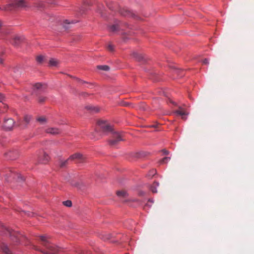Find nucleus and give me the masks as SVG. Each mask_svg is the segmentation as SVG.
Segmentation results:
<instances>
[{"instance_id":"nucleus-1","label":"nucleus","mask_w":254,"mask_h":254,"mask_svg":"<svg viewBox=\"0 0 254 254\" xmlns=\"http://www.w3.org/2000/svg\"><path fill=\"white\" fill-rule=\"evenodd\" d=\"M40 239L41 241V244L45 247L46 249L49 250V252H46L40 250L37 248V247L34 246V248L37 250L40 251L42 253L44 254H56L58 252V249L55 247V246L51 243H50L49 241L47 240V238L45 236H41L40 237Z\"/></svg>"},{"instance_id":"nucleus-2","label":"nucleus","mask_w":254,"mask_h":254,"mask_svg":"<svg viewBox=\"0 0 254 254\" xmlns=\"http://www.w3.org/2000/svg\"><path fill=\"white\" fill-rule=\"evenodd\" d=\"M29 7V4L26 0H14L11 3L6 5V10L13 9H26Z\"/></svg>"},{"instance_id":"nucleus-3","label":"nucleus","mask_w":254,"mask_h":254,"mask_svg":"<svg viewBox=\"0 0 254 254\" xmlns=\"http://www.w3.org/2000/svg\"><path fill=\"white\" fill-rule=\"evenodd\" d=\"M2 228L4 231H5V233H7L9 234V236L11 237V239L13 241H15L16 242H18L21 237V235L18 233L4 226V225H2Z\"/></svg>"},{"instance_id":"nucleus-4","label":"nucleus","mask_w":254,"mask_h":254,"mask_svg":"<svg viewBox=\"0 0 254 254\" xmlns=\"http://www.w3.org/2000/svg\"><path fill=\"white\" fill-rule=\"evenodd\" d=\"M111 132L112 133V138L109 140V142L111 145L114 146L123 140L122 136L119 132L115 131L114 130Z\"/></svg>"},{"instance_id":"nucleus-5","label":"nucleus","mask_w":254,"mask_h":254,"mask_svg":"<svg viewBox=\"0 0 254 254\" xmlns=\"http://www.w3.org/2000/svg\"><path fill=\"white\" fill-rule=\"evenodd\" d=\"M127 27V24L122 22H118L109 27V30L112 32H116L120 30H124Z\"/></svg>"},{"instance_id":"nucleus-6","label":"nucleus","mask_w":254,"mask_h":254,"mask_svg":"<svg viewBox=\"0 0 254 254\" xmlns=\"http://www.w3.org/2000/svg\"><path fill=\"white\" fill-rule=\"evenodd\" d=\"M98 125L104 132L113 131V128L105 121L100 120L98 122Z\"/></svg>"},{"instance_id":"nucleus-7","label":"nucleus","mask_w":254,"mask_h":254,"mask_svg":"<svg viewBox=\"0 0 254 254\" xmlns=\"http://www.w3.org/2000/svg\"><path fill=\"white\" fill-rule=\"evenodd\" d=\"M85 159V157L80 153H75L68 158V160L74 161L76 163H82Z\"/></svg>"},{"instance_id":"nucleus-8","label":"nucleus","mask_w":254,"mask_h":254,"mask_svg":"<svg viewBox=\"0 0 254 254\" xmlns=\"http://www.w3.org/2000/svg\"><path fill=\"white\" fill-rule=\"evenodd\" d=\"M120 13L123 16L137 18V16L127 8H122L119 10Z\"/></svg>"},{"instance_id":"nucleus-9","label":"nucleus","mask_w":254,"mask_h":254,"mask_svg":"<svg viewBox=\"0 0 254 254\" xmlns=\"http://www.w3.org/2000/svg\"><path fill=\"white\" fill-rule=\"evenodd\" d=\"M14 122L12 119L4 120L2 127L5 130H10L13 127Z\"/></svg>"},{"instance_id":"nucleus-10","label":"nucleus","mask_w":254,"mask_h":254,"mask_svg":"<svg viewBox=\"0 0 254 254\" xmlns=\"http://www.w3.org/2000/svg\"><path fill=\"white\" fill-rule=\"evenodd\" d=\"M46 133L56 135L61 133L62 131L60 129L57 127H48L45 129Z\"/></svg>"},{"instance_id":"nucleus-11","label":"nucleus","mask_w":254,"mask_h":254,"mask_svg":"<svg viewBox=\"0 0 254 254\" xmlns=\"http://www.w3.org/2000/svg\"><path fill=\"white\" fill-rule=\"evenodd\" d=\"M22 41V38L19 36L14 37L11 41V43L14 46H18Z\"/></svg>"},{"instance_id":"nucleus-12","label":"nucleus","mask_w":254,"mask_h":254,"mask_svg":"<svg viewBox=\"0 0 254 254\" xmlns=\"http://www.w3.org/2000/svg\"><path fill=\"white\" fill-rule=\"evenodd\" d=\"M75 22H76L73 20H71V21H69L68 20H65L64 21L62 24H63V26L65 30H67V29L70 28L71 27V25Z\"/></svg>"},{"instance_id":"nucleus-13","label":"nucleus","mask_w":254,"mask_h":254,"mask_svg":"<svg viewBox=\"0 0 254 254\" xmlns=\"http://www.w3.org/2000/svg\"><path fill=\"white\" fill-rule=\"evenodd\" d=\"M5 155L6 156V158L9 159L13 160L15 159L17 156V153L16 151H9L5 154Z\"/></svg>"},{"instance_id":"nucleus-14","label":"nucleus","mask_w":254,"mask_h":254,"mask_svg":"<svg viewBox=\"0 0 254 254\" xmlns=\"http://www.w3.org/2000/svg\"><path fill=\"white\" fill-rule=\"evenodd\" d=\"M175 113L177 115L182 116L183 120H186V118L184 116L187 115V113L183 108L180 107L179 110L175 111Z\"/></svg>"},{"instance_id":"nucleus-15","label":"nucleus","mask_w":254,"mask_h":254,"mask_svg":"<svg viewBox=\"0 0 254 254\" xmlns=\"http://www.w3.org/2000/svg\"><path fill=\"white\" fill-rule=\"evenodd\" d=\"M42 155V158H39V161L42 163L46 164L49 161V157L44 152L43 153Z\"/></svg>"},{"instance_id":"nucleus-16","label":"nucleus","mask_w":254,"mask_h":254,"mask_svg":"<svg viewBox=\"0 0 254 254\" xmlns=\"http://www.w3.org/2000/svg\"><path fill=\"white\" fill-rule=\"evenodd\" d=\"M45 6V1L43 0H36L34 2V6L37 8H42Z\"/></svg>"},{"instance_id":"nucleus-17","label":"nucleus","mask_w":254,"mask_h":254,"mask_svg":"<svg viewBox=\"0 0 254 254\" xmlns=\"http://www.w3.org/2000/svg\"><path fill=\"white\" fill-rule=\"evenodd\" d=\"M34 88H35V89H36L37 90L41 89V90H44V89H45L46 88L47 86L45 84H42V83H37L34 84Z\"/></svg>"},{"instance_id":"nucleus-18","label":"nucleus","mask_w":254,"mask_h":254,"mask_svg":"<svg viewBox=\"0 0 254 254\" xmlns=\"http://www.w3.org/2000/svg\"><path fill=\"white\" fill-rule=\"evenodd\" d=\"M0 248L5 254H12L11 253L7 246L4 244H1L0 246Z\"/></svg>"},{"instance_id":"nucleus-19","label":"nucleus","mask_w":254,"mask_h":254,"mask_svg":"<svg viewBox=\"0 0 254 254\" xmlns=\"http://www.w3.org/2000/svg\"><path fill=\"white\" fill-rule=\"evenodd\" d=\"M12 177L16 179L18 181H23L24 180V178L23 177H22L21 175L18 173H11Z\"/></svg>"},{"instance_id":"nucleus-20","label":"nucleus","mask_w":254,"mask_h":254,"mask_svg":"<svg viewBox=\"0 0 254 254\" xmlns=\"http://www.w3.org/2000/svg\"><path fill=\"white\" fill-rule=\"evenodd\" d=\"M117 195L120 198H126L128 195L125 190H119L117 191Z\"/></svg>"},{"instance_id":"nucleus-21","label":"nucleus","mask_w":254,"mask_h":254,"mask_svg":"<svg viewBox=\"0 0 254 254\" xmlns=\"http://www.w3.org/2000/svg\"><path fill=\"white\" fill-rule=\"evenodd\" d=\"M132 57L138 61H141L143 60V57L141 55L136 52H133L132 54Z\"/></svg>"},{"instance_id":"nucleus-22","label":"nucleus","mask_w":254,"mask_h":254,"mask_svg":"<svg viewBox=\"0 0 254 254\" xmlns=\"http://www.w3.org/2000/svg\"><path fill=\"white\" fill-rule=\"evenodd\" d=\"M159 186V183L157 182H154L150 187V190L153 193H156L157 192L156 188Z\"/></svg>"},{"instance_id":"nucleus-23","label":"nucleus","mask_w":254,"mask_h":254,"mask_svg":"<svg viewBox=\"0 0 254 254\" xmlns=\"http://www.w3.org/2000/svg\"><path fill=\"white\" fill-rule=\"evenodd\" d=\"M36 120L37 122H39L41 125H44L47 123V119L44 116L38 117Z\"/></svg>"},{"instance_id":"nucleus-24","label":"nucleus","mask_w":254,"mask_h":254,"mask_svg":"<svg viewBox=\"0 0 254 254\" xmlns=\"http://www.w3.org/2000/svg\"><path fill=\"white\" fill-rule=\"evenodd\" d=\"M58 64H59V62L56 59H51L49 61V64L50 66H56Z\"/></svg>"},{"instance_id":"nucleus-25","label":"nucleus","mask_w":254,"mask_h":254,"mask_svg":"<svg viewBox=\"0 0 254 254\" xmlns=\"http://www.w3.org/2000/svg\"><path fill=\"white\" fill-rule=\"evenodd\" d=\"M86 109L88 110H90L91 112H95V113L98 112L99 111V109L97 107H94L92 106H88L86 107Z\"/></svg>"},{"instance_id":"nucleus-26","label":"nucleus","mask_w":254,"mask_h":254,"mask_svg":"<svg viewBox=\"0 0 254 254\" xmlns=\"http://www.w3.org/2000/svg\"><path fill=\"white\" fill-rule=\"evenodd\" d=\"M31 119V117L29 115H25L24 118V122L25 123V125L24 127H26L27 125L30 122Z\"/></svg>"},{"instance_id":"nucleus-27","label":"nucleus","mask_w":254,"mask_h":254,"mask_svg":"<svg viewBox=\"0 0 254 254\" xmlns=\"http://www.w3.org/2000/svg\"><path fill=\"white\" fill-rule=\"evenodd\" d=\"M45 19L46 20H48V21H49V22L52 23L53 22H54V21L57 19V18H56L54 16H50L49 15H46L45 17Z\"/></svg>"},{"instance_id":"nucleus-28","label":"nucleus","mask_w":254,"mask_h":254,"mask_svg":"<svg viewBox=\"0 0 254 254\" xmlns=\"http://www.w3.org/2000/svg\"><path fill=\"white\" fill-rule=\"evenodd\" d=\"M97 68L99 69H101V70H105V71H108L110 69V67L108 65H98L97 66Z\"/></svg>"},{"instance_id":"nucleus-29","label":"nucleus","mask_w":254,"mask_h":254,"mask_svg":"<svg viewBox=\"0 0 254 254\" xmlns=\"http://www.w3.org/2000/svg\"><path fill=\"white\" fill-rule=\"evenodd\" d=\"M44 57L42 55L38 56L36 57V61L37 63H38L39 64L42 63L44 61Z\"/></svg>"},{"instance_id":"nucleus-30","label":"nucleus","mask_w":254,"mask_h":254,"mask_svg":"<svg viewBox=\"0 0 254 254\" xmlns=\"http://www.w3.org/2000/svg\"><path fill=\"white\" fill-rule=\"evenodd\" d=\"M170 159V157H165L160 161V164L167 163Z\"/></svg>"},{"instance_id":"nucleus-31","label":"nucleus","mask_w":254,"mask_h":254,"mask_svg":"<svg viewBox=\"0 0 254 254\" xmlns=\"http://www.w3.org/2000/svg\"><path fill=\"white\" fill-rule=\"evenodd\" d=\"M63 203L64 205L70 207L72 205V202L70 200H67L63 202Z\"/></svg>"},{"instance_id":"nucleus-32","label":"nucleus","mask_w":254,"mask_h":254,"mask_svg":"<svg viewBox=\"0 0 254 254\" xmlns=\"http://www.w3.org/2000/svg\"><path fill=\"white\" fill-rule=\"evenodd\" d=\"M174 72L176 74H178V76L180 77H182L184 75V74L183 73V71L180 69H176L174 70Z\"/></svg>"},{"instance_id":"nucleus-33","label":"nucleus","mask_w":254,"mask_h":254,"mask_svg":"<svg viewBox=\"0 0 254 254\" xmlns=\"http://www.w3.org/2000/svg\"><path fill=\"white\" fill-rule=\"evenodd\" d=\"M69 160H68V159L66 160H65L64 161L61 162V163H60V167L61 168H63V167H64L66 166V165H67V164L68 163V161H69Z\"/></svg>"},{"instance_id":"nucleus-34","label":"nucleus","mask_w":254,"mask_h":254,"mask_svg":"<svg viewBox=\"0 0 254 254\" xmlns=\"http://www.w3.org/2000/svg\"><path fill=\"white\" fill-rule=\"evenodd\" d=\"M46 100V98L43 96H40L38 99V102L40 103H44Z\"/></svg>"},{"instance_id":"nucleus-35","label":"nucleus","mask_w":254,"mask_h":254,"mask_svg":"<svg viewBox=\"0 0 254 254\" xmlns=\"http://www.w3.org/2000/svg\"><path fill=\"white\" fill-rule=\"evenodd\" d=\"M75 78L76 80L78 82H79V83H81V84H84V83H85V84H88V83H87V82H86V81H83V80H81V79H79V78ZM88 84H89V85H91V84H89V83H88Z\"/></svg>"},{"instance_id":"nucleus-36","label":"nucleus","mask_w":254,"mask_h":254,"mask_svg":"<svg viewBox=\"0 0 254 254\" xmlns=\"http://www.w3.org/2000/svg\"><path fill=\"white\" fill-rule=\"evenodd\" d=\"M107 49L110 51H113L114 49V46L109 44L107 46Z\"/></svg>"},{"instance_id":"nucleus-37","label":"nucleus","mask_w":254,"mask_h":254,"mask_svg":"<svg viewBox=\"0 0 254 254\" xmlns=\"http://www.w3.org/2000/svg\"><path fill=\"white\" fill-rule=\"evenodd\" d=\"M110 237H111V235H108V237H104V236H103L101 238L105 241V240H107L110 239Z\"/></svg>"},{"instance_id":"nucleus-38","label":"nucleus","mask_w":254,"mask_h":254,"mask_svg":"<svg viewBox=\"0 0 254 254\" xmlns=\"http://www.w3.org/2000/svg\"><path fill=\"white\" fill-rule=\"evenodd\" d=\"M202 63L205 64H208V60L207 59H205L202 61Z\"/></svg>"},{"instance_id":"nucleus-39","label":"nucleus","mask_w":254,"mask_h":254,"mask_svg":"<svg viewBox=\"0 0 254 254\" xmlns=\"http://www.w3.org/2000/svg\"><path fill=\"white\" fill-rule=\"evenodd\" d=\"M2 54V53L0 54V64H3V60L1 58Z\"/></svg>"},{"instance_id":"nucleus-40","label":"nucleus","mask_w":254,"mask_h":254,"mask_svg":"<svg viewBox=\"0 0 254 254\" xmlns=\"http://www.w3.org/2000/svg\"><path fill=\"white\" fill-rule=\"evenodd\" d=\"M162 151L165 155H168L169 154V152L166 150H162Z\"/></svg>"},{"instance_id":"nucleus-41","label":"nucleus","mask_w":254,"mask_h":254,"mask_svg":"<svg viewBox=\"0 0 254 254\" xmlns=\"http://www.w3.org/2000/svg\"><path fill=\"white\" fill-rule=\"evenodd\" d=\"M19 68L18 67L14 68V72H15V73L18 72Z\"/></svg>"},{"instance_id":"nucleus-42","label":"nucleus","mask_w":254,"mask_h":254,"mask_svg":"<svg viewBox=\"0 0 254 254\" xmlns=\"http://www.w3.org/2000/svg\"><path fill=\"white\" fill-rule=\"evenodd\" d=\"M3 22L1 20H0V28L3 26Z\"/></svg>"},{"instance_id":"nucleus-43","label":"nucleus","mask_w":254,"mask_h":254,"mask_svg":"<svg viewBox=\"0 0 254 254\" xmlns=\"http://www.w3.org/2000/svg\"><path fill=\"white\" fill-rule=\"evenodd\" d=\"M28 215L29 216H33V213H28Z\"/></svg>"},{"instance_id":"nucleus-44","label":"nucleus","mask_w":254,"mask_h":254,"mask_svg":"<svg viewBox=\"0 0 254 254\" xmlns=\"http://www.w3.org/2000/svg\"><path fill=\"white\" fill-rule=\"evenodd\" d=\"M92 254V253L90 252H87L85 254Z\"/></svg>"},{"instance_id":"nucleus-45","label":"nucleus","mask_w":254,"mask_h":254,"mask_svg":"<svg viewBox=\"0 0 254 254\" xmlns=\"http://www.w3.org/2000/svg\"><path fill=\"white\" fill-rule=\"evenodd\" d=\"M157 126V125H153L152 126V127H156Z\"/></svg>"},{"instance_id":"nucleus-46","label":"nucleus","mask_w":254,"mask_h":254,"mask_svg":"<svg viewBox=\"0 0 254 254\" xmlns=\"http://www.w3.org/2000/svg\"><path fill=\"white\" fill-rule=\"evenodd\" d=\"M2 105H3V107H4V108H7L6 105H4L3 104H2Z\"/></svg>"},{"instance_id":"nucleus-47","label":"nucleus","mask_w":254,"mask_h":254,"mask_svg":"<svg viewBox=\"0 0 254 254\" xmlns=\"http://www.w3.org/2000/svg\"><path fill=\"white\" fill-rule=\"evenodd\" d=\"M110 9H111L112 10H114V9L113 8H111V7H109Z\"/></svg>"},{"instance_id":"nucleus-48","label":"nucleus","mask_w":254,"mask_h":254,"mask_svg":"<svg viewBox=\"0 0 254 254\" xmlns=\"http://www.w3.org/2000/svg\"><path fill=\"white\" fill-rule=\"evenodd\" d=\"M149 201H150V202H153V200H151V199H149Z\"/></svg>"},{"instance_id":"nucleus-49","label":"nucleus","mask_w":254,"mask_h":254,"mask_svg":"<svg viewBox=\"0 0 254 254\" xmlns=\"http://www.w3.org/2000/svg\"><path fill=\"white\" fill-rule=\"evenodd\" d=\"M25 125H22V127L23 128H24L25 127H24V126H25Z\"/></svg>"}]
</instances>
